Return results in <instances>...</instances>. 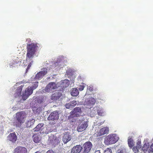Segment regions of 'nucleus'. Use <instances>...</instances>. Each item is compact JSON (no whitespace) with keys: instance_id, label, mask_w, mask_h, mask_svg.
<instances>
[{"instance_id":"1a4fd4ad","label":"nucleus","mask_w":153,"mask_h":153,"mask_svg":"<svg viewBox=\"0 0 153 153\" xmlns=\"http://www.w3.org/2000/svg\"><path fill=\"white\" fill-rule=\"evenodd\" d=\"M48 141H49V144H51L52 145H55L59 142V138L54 135L50 137Z\"/></svg>"},{"instance_id":"393cba45","label":"nucleus","mask_w":153,"mask_h":153,"mask_svg":"<svg viewBox=\"0 0 153 153\" xmlns=\"http://www.w3.org/2000/svg\"><path fill=\"white\" fill-rule=\"evenodd\" d=\"M149 145L148 143H145L141 149L144 153L146 152L149 148Z\"/></svg>"},{"instance_id":"f704fd0d","label":"nucleus","mask_w":153,"mask_h":153,"mask_svg":"<svg viewBox=\"0 0 153 153\" xmlns=\"http://www.w3.org/2000/svg\"><path fill=\"white\" fill-rule=\"evenodd\" d=\"M140 144H141L140 141H138L137 142L136 146L137 147V148H138L139 149H142V148L141 147V146Z\"/></svg>"},{"instance_id":"4468645a","label":"nucleus","mask_w":153,"mask_h":153,"mask_svg":"<svg viewBox=\"0 0 153 153\" xmlns=\"http://www.w3.org/2000/svg\"><path fill=\"white\" fill-rule=\"evenodd\" d=\"M109 128L107 127H104L101 128L98 132V135L101 136L108 133Z\"/></svg>"},{"instance_id":"cd10ccee","label":"nucleus","mask_w":153,"mask_h":153,"mask_svg":"<svg viewBox=\"0 0 153 153\" xmlns=\"http://www.w3.org/2000/svg\"><path fill=\"white\" fill-rule=\"evenodd\" d=\"M117 153H128L126 149L124 148H121L117 150Z\"/></svg>"},{"instance_id":"ddd939ff","label":"nucleus","mask_w":153,"mask_h":153,"mask_svg":"<svg viewBox=\"0 0 153 153\" xmlns=\"http://www.w3.org/2000/svg\"><path fill=\"white\" fill-rule=\"evenodd\" d=\"M88 126L87 123L85 122L83 123L79 124L77 128V130L79 132H82L85 130Z\"/></svg>"},{"instance_id":"a211bd4d","label":"nucleus","mask_w":153,"mask_h":153,"mask_svg":"<svg viewBox=\"0 0 153 153\" xmlns=\"http://www.w3.org/2000/svg\"><path fill=\"white\" fill-rule=\"evenodd\" d=\"M76 104V101L74 100L69 103H67L65 105V106L67 108L69 109L75 106Z\"/></svg>"},{"instance_id":"473e14b6","label":"nucleus","mask_w":153,"mask_h":153,"mask_svg":"<svg viewBox=\"0 0 153 153\" xmlns=\"http://www.w3.org/2000/svg\"><path fill=\"white\" fill-rule=\"evenodd\" d=\"M31 61V62H30L29 64L28 65L27 68L26 70V72H27L28 71V70L30 68V67H31V65H32V63L33 62V60L32 59L31 60H30L29 62Z\"/></svg>"},{"instance_id":"423d86ee","label":"nucleus","mask_w":153,"mask_h":153,"mask_svg":"<svg viewBox=\"0 0 153 153\" xmlns=\"http://www.w3.org/2000/svg\"><path fill=\"white\" fill-rule=\"evenodd\" d=\"M33 92V89H31V87H28L27 88L25 91L23 92L22 95V98L24 100H25Z\"/></svg>"},{"instance_id":"7c9ffc66","label":"nucleus","mask_w":153,"mask_h":153,"mask_svg":"<svg viewBox=\"0 0 153 153\" xmlns=\"http://www.w3.org/2000/svg\"><path fill=\"white\" fill-rule=\"evenodd\" d=\"M38 82H35L33 83V84L31 87V89L34 90L36 89L38 86Z\"/></svg>"},{"instance_id":"dca6fc26","label":"nucleus","mask_w":153,"mask_h":153,"mask_svg":"<svg viewBox=\"0 0 153 153\" xmlns=\"http://www.w3.org/2000/svg\"><path fill=\"white\" fill-rule=\"evenodd\" d=\"M23 86L24 85H21V86L17 88L16 91L15 93L14 94L15 98L22 96L21 95V93Z\"/></svg>"},{"instance_id":"c9c22d12","label":"nucleus","mask_w":153,"mask_h":153,"mask_svg":"<svg viewBox=\"0 0 153 153\" xmlns=\"http://www.w3.org/2000/svg\"><path fill=\"white\" fill-rule=\"evenodd\" d=\"M85 87L84 85H80L79 87V89L80 91H82L84 89Z\"/></svg>"},{"instance_id":"bb28decb","label":"nucleus","mask_w":153,"mask_h":153,"mask_svg":"<svg viewBox=\"0 0 153 153\" xmlns=\"http://www.w3.org/2000/svg\"><path fill=\"white\" fill-rule=\"evenodd\" d=\"M128 143L129 147L131 148L134 146L133 141L131 138L128 139Z\"/></svg>"},{"instance_id":"f8f14e48","label":"nucleus","mask_w":153,"mask_h":153,"mask_svg":"<svg viewBox=\"0 0 153 153\" xmlns=\"http://www.w3.org/2000/svg\"><path fill=\"white\" fill-rule=\"evenodd\" d=\"M71 138V136L70 135L69 133L68 132H65L64 133V135L62 138V140L64 143H66L70 140Z\"/></svg>"},{"instance_id":"6ab92c4d","label":"nucleus","mask_w":153,"mask_h":153,"mask_svg":"<svg viewBox=\"0 0 153 153\" xmlns=\"http://www.w3.org/2000/svg\"><path fill=\"white\" fill-rule=\"evenodd\" d=\"M85 102L86 104L91 106L93 105L96 102V100L93 98H88L86 100Z\"/></svg>"},{"instance_id":"e433bc0d","label":"nucleus","mask_w":153,"mask_h":153,"mask_svg":"<svg viewBox=\"0 0 153 153\" xmlns=\"http://www.w3.org/2000/svg\"><path fill=\"white\" fill-rule=\"evenodd\" d=\"M149 150L150 152H153V143L151 145Z\"/></svg>"},{"instance_id":"f03ea898","label":"nucleus","mask_w":153,"mask_h":153,"mask_svg":"<svg viewBox=\"0 0 153 153\" xmlns=\"http://www.w3.org/2000/svg\"><path fill=\"white\" fill-rule=\"evenodd\" d=\"M26 115L23 111L18 112L16 114V119L13 122L14 124L17 126H21L25 122Z\"/></svg>"},{"instance_id":"a878e982","label":"nucleus","mask_w":153,"mask_h":153,"mask_svg":"<svg viewBox=\"0 0 153 153\" xmlns=\"http://www.w3.org/2000/svg\"><path fill=\"white\" fill-rule=\"evenodd\" d=\"M96 110L97 114L98 115L101 116H102V115L103 111L102 108L99 107H97Z\"/></svg>"},{"instance_id":"ea45409f","label":"nucleus","mask_w":153,"mask_h":153,"mask_svg":"<svg viewBox=\"0 0 153 153\" xmlns=\"http://www.w3.org/2000/svg\"><path fill=\"white\" fill-rule=\"evenodd\" d=\"M88 89L89 90L91 91H92L93 88L91 87H90Z\"/></svg>"},{"instance_id":"20e7f679","label":"nucleus","mask_w":153,"mask_h":153,"mask_svg":"<svg viewBox=\"0 0 153 153\" xmlns=\"http://www.w3.org/2000/svg\"><path fill=\"white\" fill-rule=\"evenodd\" d=\"M57 88L56 85L53 82L49 83L46 87L45 88L42 90L44 93L52 91L53 90Z\"/></svg>"},{"instance_id":"39448f33","label":"nucleus","mask_w":153,"mask_h":153,"mask_svg":"<svg viewBox=\"0 0 153 153\" xmlns=\"http://www.w3.org/2000/svg\"><path fill=\"white\" fill-rule=\"evenodd\" d=\"M81 113L82 110L80 108L76 107L70 112V115L69 117L70 118H73L74 117H79Z\"/></svg>"},{"instance_id":"4be33fe9","label":"nucleus","mask_w":153,"mask_h":153,"mask_svg":"<svg viewBox=\"0 0 153 153\" xmlns=\"http://www.w3.org/2000/svg\"><path fill=\"white\" fill-rule=\"evenodd\" d=\"M72 96H76L79 94V92L78 90L76 88H73L71 92Z\"/></svg>"},{"instance_id":"58836bf2","label":"nucleus","mask_w":153,"mask_h":153,"mask_svg":"<svg viewBox=\"0 0 153 153\" xmlns=\"http://www.w3.org/2000/svg\"><path fill=\"white\" fill-rule=\"evenodd\" d=\"M95 153H100V152L99 150L96 151Z\"/></svg>"},{"instance_id":"6e6552de","label":"nucleus","mask_w":153,"mask_h":153,"mask_svg":"<svg viewBox=\"0 0 153 153\" xmlns=\"http://www.w3.org/2000/svg\"><path fill=\"white\" fill-rule=\"evenodd\" d=\"M59 118V114L57 111L52 112L48 118V120H57Z\"/></svg>"},{"instance_id":"9d476101","label":"nucleus","mask_w":153,"mask_h":153,"mask_svg":"<svg viewBox=\"0 0 153 153\" xmlns=\"http://www.w3.org/2000/svg\"><path fill=\"white\" fill-rule=\"evenodd\" d=\"M13 153H27V149L24 147L17 146L15 149Z\"/></svg>"},{"instance_id":"a19ab883","label":"nucleus","mask_w":153,"mask_h":153,"mask_svg":"<svg viewBox=\"0 0 153 153\" xmlns=\"http://www.w3.org/2000/svg\"><path fill=\"white\" fill-rule=\"evenodd\" d=\"M22 82H23V83H26L25 81L24 80H23Z\"/></svg>"},{"instance_id":"9b49d317","label":"nucleus","mask_w":153,"mask_h":153,"mask_svg":"<svg viewBox=\"0 0 153 153\" xmlns=\"http://www.w3.org/2000/svg\"><path fill=\"white\" fill-rule=\"evenodd\" d=\"M82 149V147L80 145L74 146L71 149V153H79Z\"/></svg>"},{"instance_id":"2eb2a0df","label":"nucleus","mask_w":153,"mask_h":153,"mask_svg":"<svg viewBox=\"0 0 153 153\" xmlns=\"http://www.w3.org/2000/svg\"><path fill=\"white\" fill-rule=\"evenodd\" d=\"M17 138L15 132L10 133L7 137L8 139L13 143H15L16 141Z\"/></svg>"},{"instance_id":"7ed1b4c3","label":"nucleus","mask_w":153,"mask_h":153,"mask_svg":"<svg viewBox=\"0 0 153 153\" xmlns=\"http://www.w3.org/2000/svg\"><path fill=\"white\" fill-rule=\"evenodd\" d=\"M119 139V137L115 134H111L107 136L105 138L104 142L108 145L115 143Z\"/></svg>"},{"instance_id":"b1692460","label":"nucleus","mask_w":153,"mask_h":153,"mask_svg":"<svg viewBox=\"0 0 153 153\" xmlns=\"http://www.w3.org/2000/svg\"><path fill=\"white\" fill-rule=\"evenodd\" d=\"M33 141L35 143H38L40 140L39 135L34 134L33 135Z\"/></svg>"},{"instance_id":"72a5a7b5","label":"nucleus","mask_w":153,"mask_h":153,"mask_svg":"<svg viewBox=\"0 0 153 153\" xmlns=\"http://www.w3.org/2000/svg\"><path fill=\"white\" fill-rule=\"evenodd\" d=\"M104 153H112L111 149L109 148H107L104 151Z\"/></svg>"},{"instance_id":"f257e3e1","label":"nucleus","mask_w":153,"mask_h":153,"mask_svg":"<svg viewBox=\"0 0 153 153\" xmlns=\"http://www.w3.org/2000/svg\"><path fill=\"white\" fill-rule=\"evenodd\" d=\"M38 48L36 43H32L27 45V53L26 61L27 62L31 60L33 55L35 53Z\"/></svg>"},{"instance_id":"5701e85b","label":"nucleus","mask_w":153,"mask_h":153,"mask_svg":"<svg viewBox=\"0 0 153 153\" xmlns=\"http://www.w3.org/2000/svg\"><path fill=\"white\" fill-rule=\"evenodd\" d=\"M44 124L43 123H41L39 124L34 129V131H40L42 128L43 127Z\"/></svg>"},{"instance_id":"c756f323","label":"nucleus","mask_w":153,"mask_h":153,"mask_svg":"<svg viewBox=\"0 0 153 153\" xmlns=\"http://www.w3.org/2000/svg\"><path fill=\"white\" fill-rule=\"evenodd\" d=\"M43 75L39 72L36 75L35 78L37 79H39L43 77Z\"/></svg>"},{"instance_id":"412c9836","label":"nucleus","mask_w":153,"mask_h":153,"mask_svg":"<svg viewBox=\"0 0 153 153\" xmlns=\"http://www.w3.org/2000/svg\"><path fill=\"white\" fill-rule=\"evenodd\" d=\"M35 122V120L33 119L28 120L26 123V126L27 127H29L33 126Z\"/></svg>"},{"instance_id":"aec40b11","label":"nucleus","mask_w":153,"mask_h":153,"mask_svg":"<svg viewBox=\"0 0 153 153\" xmlns=\"http://www.w3.org/2000/svg\"><path fill=\"white\" fill-rule=\"evenodd\" d=\"M61 85L62 88H65L69 85V81L68 80L65 79L61 81Z\"/></svg>"},{"instance_id":"4c0bfd02","label":"nucleus","mask_w":153,"mask_h":153,"mask_svg":"<svg viewBox=\"0 0 153 153\" xmlns=\"http://www.w3.org/2000/svg\"><path fill=\"white\" fill-rule=\"evenodd\" d=\"M46 153H55L54 152L52 149H49Z\"/></svg>"},{"instance_id":"c85d7f7f","label":"nucleus","mask_w":153,"mask_h":153,"mask_svg":"<svg viewBox=\"0 0 153 153\" xmlns=\"http://www.w3.org/2000/svg\"><path fill=\"white\" fill-rule=\"evenodd\" d=\"M47 69L45 68L42 69V71L39 72L43 75L45 76L47 73Z\"/></svg>"},{"instance_id":"f3484780","label":"nucleus","mask_w":153,"mask_h":153,"mask_svg":"<svg viewBox=\"0 0 153 153\" xmlns=\"http://www.w3.org/2000/svg\"><path fill=\"white\" fill-rule=\"evenodd\" d=\"M62 94L59 92L54 93L51 96V99L54 100L59 99L61 96Z\"/></svg>"},{"instance_id":"2f4dec72","label":"nucleus","mask_w":153,"mask_h":153,"mask_svg":"<svg viewBox=\"0 0 153 153\" xmlns=\"http://www.w3.org/2000/svg\"><path fill=\"white\" fill-rule=\"evenodd\" d=\"M139 149L136 146L134 147L132 149L133 151L135 153L138 152H139Z\"/></svg>"},{"instance_id":"0eeeda50","label":"nucleus","mask_w":153,"mask_h":153,"mask_svg":"<svg viewBox=\"0 0 153 153\" xmlns=\"http://www.w3.org/2000/svg\"><path fill=\"white\" fill-rule=\"evenodd\" d=\"M92 145L90 142H87L84 144L82 147L83 149V153H88L91 150Z\"/></svg>"}]
</instances>
